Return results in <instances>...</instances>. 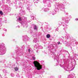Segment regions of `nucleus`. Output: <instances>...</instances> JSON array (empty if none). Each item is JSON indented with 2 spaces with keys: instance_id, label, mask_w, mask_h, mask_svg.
<instances>
[{
  "instance_id": "nucleus-1",
  "label": "nucleus",
  "mask_w": 78,
  "mask_h": 78,
  "mask_svg": "<svg viewBox=\"0 0 78 78\" xmlns=\"http://www.w3.org/2000/svg\"><path fill=\"white\" fill-rule=\"evenodd\" d=\"M33 64L35 67H37V70H40L41 69H42V65H41L40 63L37 61H34L33 62Z\"/></svg>"
},
{
  "instance_id": "nucleus-2",
  "label": "nucleus",
  "mask_w": 78,
  "mask_h": 78,
  "mask_svg": "<svg viewBox=\"0 0 78 78\" xmlns=\"http://www.w3.org/2000/svg\"><path fill=\"white\" fill-rule=\"evenodd\" d=\"M51 36H50V34H48L46 35V37L48 39L50 38V37Z\"/></svg>"
},
{
  "instance_id": "nucleus-3",
  "label": "nucleus",
  "mask_w": 78,
  "mask_h": 78,
  "mask_svg": "<svg viewBox=\"0 0 78 78\" xmlns=\"http://www.w3.org/2000/svg\"><path fill=\"white\" fill-rule=\"evenodd\" d=\"M34 30H37V27L36 25H35L34 28Z\"/></svg>"
},
{
  "instance_id": "nucleus-4",
  "label": "nucleus",
  "mask_w": 78,
  "mask_h": 78,
  "mask_svg": "<svg viewBox=\"0 0 78 78\" xmlns=\"http://www.w3.org/2000/svg\"><path fill=\"white\" fill-rule=\"evenodd\" d=\"M14 69L16 71H17L19 70V68L18 67H16L14 68Z\"/></svg>"
},
{
  "instance_id": "nucleus-5",
  "label": "nucleus",
  "mask_w": 78,
  "mask_h": 78,
  "mask_svg": "<svg viewBox=\"0 0 78 78\" xmlns=\"http://www.w3.org/2000/svg\"><path fill=\"white\" fill-rule=\"evenodd\" d=\"M0 14L1 15H3V13L2 11H0Z\"/></svg>"
},
{
  "instance_id": "nucleus-6",
  "label": "nucleus",
  "mask_w": 78,
  "mask_h": 78,
  "mask_svg": "<svg viewBox=\"0 0 78 78\" xmlns=\"http://www.w3.org/2000/svg\"><path fill=\"white\" fill-rule=\"evenodd\" d=\"M32 58L33 60H35L36 59V58L34 57H32Z\"/></svg>"
},
{
  "instance_id": "nucleus-7",
  "label": "nucleus",
  "mask_w": 78,
  "mask_h": 78,
  "mask_svg": "<svg viewBox=\"0 0 78 78\" xmlns=\"http://www.w3.org/2000/svg\"><path fill=\"white\" fill-rule=\"evenodd\" d=\"M18 20L20 21H22V20H21V18H20V17L19 18Z\"/></svg>"
},
{
  "instance_id": "nucleus-8",
  "label": "nucleus",
  "mask_w": 78,
  "mask_h": 78,
  "mask_svg": "<svg viewBox=\"0 0 78 78\" xmlns=\"http://www.w3.org/2000/svg\"><path fill=\"white\" fill-rule=\"evenodd\" d=\"M30 51H31V50H30V49H29V50H28V51H29V52H30Z\"/></svg>"
},
{
  "instance_id": "nucleus-9",
  "label": "nucleus",
  "mask_w": 78,
  "mask_h": 78,
  "mask_svg": "<svg viewBox=\"0 0 78 78\" xmlns=\"http://www.w3.org/2000/svg\"><path fill=\"white\" fill-rule=\"evenodd\" d=\"M60 44V42H58V45H59Z\"/></svg>"
}]
</instances>
